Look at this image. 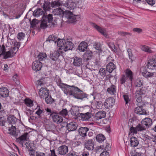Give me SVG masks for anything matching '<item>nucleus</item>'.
Masks as SVG:
<instances>
[{"label":"nucleus","mask_w":156,"mask_h":156,"mask_svg":"<svg viewBox=\"0 0 156 156\" xmlns=\"http://www.w3.org/2000/svg\"><path fill=\"white\" fill-rule=\"evenodd\" d=\"M64 93L67 95L72 96L76 98L81 100L87 98L88 96V95L78 87L74 86L69 85Z\"/></svg>","instance_id":"1"},{"label":"nucleus","mask_w":156,"mask_h":156,"mask_svg":"<svg viewBox=\"0 0 156 156\" xmlns=\"http://www.w3.org/2000/svg\"><path fill=\"white\" fill-rule=\"evenodd\" d=\"M57 44L61 51L63 50L65 51L72 50L74 46L73 44L68 39H58Z\"/></svg>","instance_id":"2"},{"label":"nucleus","mask_w":156,"mask_h":156,"mask_svg":"<svg viewBox=\"0 0 156 156\" xmlns=\"http://www.w3.org/2000/svg\"><path fill=\"white\" fill-rule=\"evenodd\" d=\"M135 94L136 104L138 106H142L144 104V103L142 99V92L140 90H138L136 92Z\"/></svg>","instance_id":"3"},{"label":"nucleus","mask_w":156,"mask_h":156,"mask_svg":"<svg viewBox=\"0 0 156 156\" xmlns=\"http://www.w3.org/2000/svg\"><path fill=\"white\" fill-rule=\"evenodd\" d=\"M55 80L56 82L57 85L61 88L62 90L65 93L69 85L65 83H61V79L58 76H56L55 78Z\"/></svg>","instance_id":"4"},{"label":"nucleus","mask_w":156,"mask_h":156,"mask_svg":"<svg viewBox=\"0 0 156 156\" xmlns=\"http://www.w3.org/2000/svg\"><path fill=\"white\" fill-rule=\"evenodd\" d=\"M63 16H64L67 19H69V21L71 23H73L76 21V16L73 15L69 11H66L65 12H64Z\"/></svg>","instance_id":"5"},{"label":"nucleus","mask_w":156,"mask_h":156,"mask_svg":"<svg viewBox=\"0 0 156 156\" xmlns=\"http://www.w3.org/2000/svg\"><path fill=\"white\" fill-rule=\"evenodd\" d=\"M42 18L46 21H47L48 23H49V27H54L55 24L52 22L53 18L52 14H49L48 15H46L44 13L43 15Z\"/></svg>","instance_id":"6"},{"label":"nucleus","mask_w":156,"mask_h":156,"mask_svg":"<svg viewBox=\"0 0 156 156\" xmlns=\"http://www.w3.org/2000/svg\"><path fill=\"white\" fill-rule=\"evenodd\" d=\"M29 134L27 133H25L20 137L16 139L18 142L21 144L23 147L24 146L23 143L28 141L29 139Z\"/></svg>","instance_id":"7"},{"label":"nucleus","mask_w":156,"mask_h":156,"mask_svg":"<svg viewBox=\"0 0 156 156\" xmlns=\"http://www.w3.org/2000/svg\"><path fill=\"white\" fill-rule=\"evenodd\" d=\"M50 116L51 117L53 121L57 124L61 123L63 120L62 117L56 113L52 112L50 114Z\"/></svg>","instance_id":"8"},{"label":"nucleus","mask_w":156,"mask_h":156,"mask_svg":"<svg viewBox=\"0 0 156 156\" xmlns=\"http://www.w3.org/2000/svg\"><path fill=\"white\" fill-rule=\"evenodd\" d=\"M62 52V51L59 49L56 51H55L51 53L50 55V58L52 60L56 61L58 60L59 57Z\"/></svg>","instance_id":"9"},{"label":"nucleus","mask_w":156,"mask_h":156,"mask_svg":"<svg viewBox=\"0 0 156 156\" xmlns=\"http://www.w3.org/2000/svg\"><path fill=\"white\" fill-rule=\"evenodd\" d=\"M115 102V99L112 98H109L106 99L104 105L105 108L107 109H109L112 108L114 105Z\"/></svg>","instance_id":"10"},{"label":"nucleus","mask_w":156,"mask_h":156,"mask_svg":"<svg viewBox=\"0 0 156 156\" xmlns=\"http://www.w3.org/2000/svg\"><path fill=\"white\" fill-rule=\"evenodd\" d=\"M94 141L92 139L88 140L85 141L84 148L88 151H92L94 148Z\"/></svg>","instance_id":"11"},{"label":"nucleus","mask_w":156,"mask_h":156,"mask_svg":"<svg viewBox=\"0 0 156 156\" xmlns=\"http://www.w3.org/2000/svg\"><path fill=\"white\" fill-rule=\"evenodd\" d=\"M79 116L81 118V119L83 121H89V119L92 117V115L91 112H87L86 113H79L78 114Z\"/></svg>","instance_id":"12"},{"label":"nucleus","mask_w":156,"mask_h":156,"mask_svg":"<svg viewBox=\"0 0 156 156\" xmlns=\"http://www.w3.org/2000/svg\"><path fill=\"white\" fill-rule=\"evenodd\" d=\"M4 129H7V133L11 135H15L16 133V128L13 125L10 126L9 124H7L5 126Z\"/></svg>","instance_id":"13"},{"label":"nucleus","mask_w":156,"mask_h":156,"mask_svg":"<svg viewBox=\"0 0 156 156\" xmlns=\"http://www.w3.org/2000/svg\"><path fill=\"white\" fill-rule=\"evenodd\" d=\"M39 94L41 98L44 99L49 95V91L46 88H41L39 91Z\"/></svg>","instance_id":"14"},{"label":"nucleus","mask_w":156,"mask_h":156,"mask_svg":"<svg viewBox=\"0 0 156 156\" xmlns=\"http://www.w3.org/2000/svg\"><path fill=\"white\" fill-rule=\"evenodd\" d=\"M92 26L95 29H96L102 35L105 37H107V33L106 30L105 29L101 28L98 26L96 24L94 23H93L92 24Z\"/></svg>","instance_id":"15"},{"label":"nucleus","mask_w":156,"mask_h":156,"mask_svg":"<svg viewBox=\"0 0 156 156\" xmlns=\"http://www.w3.org/2000/svg\"><path fill=\"white\" fill-rule=\"evenodd\" d=\"M74 0H68L66 2L65 6L69 9H73L77 5Z\"/></svg>","instance_id":"16"},{"label":"nucleus","mask_w":156,"mask_h":156,"mask_svg":"<svg viewBox=\"0 0 156 156\" xmlns=\"http://www.w3.org/2000/svg\"><path fill=\"white\" fill-rule=\"evenodd\" d=\"M58 153L60 155H65L68 151V147L66 145H62L57 150Z\"/></svg>","instance_id":"17"},{"label":"nucleus","mask_w":156,"mask_h":156,"mask_svg":"<svg viewBox=\"0 0 156 156\" xmlns=\"http://www.w3.org/2000/svg\"><path fill=\"white\" fill-rule=\"evenodd\" d=\"M42 64L40 62L35 61L32 64V68L33 70L37 71L41 70Z\"/></svg>","instance_id":"18"},{"label":"nucleus","mask_w":156,"mask_h":156,"mask_svg":"<svg viewBox=\"0 0 156 156\" xmlns=\"http://www.w3.org/2000/svg\"><path fill=\"white\" fill-rule=\"evenodd\" d=\"M147 66L149 69H156V62L153 59H150L148 62Z\"/></svg>","instance_id":"19"},{"label":"nucleus","mask_w":156,"mask_h":156,"mask_svg":"<svg viewBox=\"0 0 156 156\" xmlns=\"http://www.w3.org/2000/svg\"><path fill=\"white\" fill-rule=\"evenodd\" d=\"M5 114V113L3 110L0 111V125L3 126L4 129L6 125L8 124L7 122H5V119L3 116Z\"/></svg>","instance_id":"20"},{"label":"nucleus","mask_w":156,"mask_h":156,"mask_svg":"<svg viewBox=\"0 0 156 156\" xmlns=\"http://www.w3.org/2000/svg\"><path fill=\"white\" fill-rule=\"evenodd\" d=\"M77 126V125L76 122H72L67 124V128L69 131H73L76 130Z\"/></svg>","instance_id":"21"},{"label":"nucleus","mask_w":156,"mask_h":156,"mask_svg":"<svg viewBox=\"0 0 156 156\" xmlns=\"http://www.w3.org/2000/svg\"><path fill=\"white\" fill-rule=\"evenodd\" d=\"M89 130L88 127H81L79 129V133L82 137H85L87 136V133Z\"/></svg>","instance_id":"22"},{"label":"nucleus","mask_w":156,"mask_h":156,"mask_svg":"<svg viewBox=\"0 0 156 156\" xmlns=\"http://www.w3.org/2000/svg\"><path fill=\"white\" fill-rule=\"evenodd\" d=\"M142 106H138L135 108L134 112L135 113L140 115H145L147 114L146 111L143 109L142 108Z\"/></svg>","instance_id":"23"},{"label":"nucleus","mask_w":156,"mask_h":156,"mask_svg":"<svg viewBox=\"0 0 156 156\" xmlns=\"http://www.w3.org/2000/svg\"><path fill=\"white\" fill-rule=\"evenodd\" d=\"M9 91L5 87L0 88V95L3 97H6L9 96Z\"/></svg>","instance_id":"24"},{"label":"nucleus","mask_w":156,"mask_h":156,"mask_svg":"<svg viewBox=\"0 0 156 156\" xmlns=\"http://www.w3.org/2000/svg\"><path fill=\"white\" fill-rule=\"evenodd\" d=\"M142 124L145 127L150 126L152 124V120L148 118H146L143 119L141 122Z\"/></svg>","instance_id":"25"},{"label":"nucleus","mask_w":156,"mask_h":156,"mask_svg":"<svg viewBox=\"0 0 156 156\" xmlns=\"http://www.w3.org/2000/svg\"><path fill=\"white\" fill-rule=\"evenodd\" d=\"M139 141L138 139L134 136L130 138V145L132 147H136L139 144Z\"/></svg>","instance_id":"26"},{"label":"nucleus","mask_w":156,"mask_h":156,"mask_svg":"<svg viewBox=\"0 0 156 156\" xmlns=\"http://www.w3.org/2000/svg\"><path fill=\"white\" fill-rule=\"evenodd\" d=\"M7 122L9 124L12 125L15 124L17 121V119L14 115H9L7 118Z\"/></svg>","instance_id":"27"},{"label":"nucleus","mask_w":156,"mask_h":156,"mask_svg":"<svg viewBox=\"0 0 156 156\" xmlns=\"http://www.w3.org/2000/svg\"><path fill=\"white\" fill-rule=\"evenodd\" d=\"M87 47V43L84 41L82 42L79 45L78 49L81 52H84Z\"/></svg>","instance_id":"28"},{"label":"nucleus","mask_w":156,"mask_h":156,"mask_svg":"<svg viewBox=\"0 0 156 156\" xmlns=\"http://www.w3.org/2000/svg\"><path fill=\"white\" fill-rule=\"evenodd\" d=\"M62 2L60 0H55L51 2V6L53 8H57L62 5Z\"/></svg>","instance_id":"29"},{"label":"nucleus","mask_w":156,"mask_h":156,"mask_svg":"<svg viewBox=\"0 0 156 156\" xmlns=\"http://www.w3.org/2000/svg\"><path fill=\"white\" fill-rule=\"evenodd\" d=\"M115 69L116 66L113 62H109L106 66V70L109 73H111Z\"/></svg>","instance_id":"30"},{"label":"nucleus","mask_w":156,"mask_h":156,"mask_svg":"<svg viewBox=\"0 0 156 156\" xmlns=\"http://www.w3.org/2000/svg\"><path fill=\"white\" fill-rule=\"evenodd\" d=\"M44 12L43 11L42 9L37 8L33 12L34 16L35 17H38L40 15H44Z\"/></svg>","instance_id":"31"},{"label":"nucleus","mask_w":156,"mask_h":156,"mask_svg":"<svg viewBox=\"0 0 156 156\" xmlns=\"http://www.w3.org/2000/svg\"><path fill=\"white\" fill-rule=\"evenodd\" d=\"M73 64L74 66H77L81 65L83 64L82 58L77 57H74Z\"/></svg>","instance_id":"32"},{"label":"nucleus","mask_w":156,"mask_h":156,"mask_svg":"<svg viewBox=\"0 0 156 156\" xmlns=\"http://www.w3.org/2000/svg\"><path fill=\"white\" fill-rule=\"evenodd\" d=\"M116 87L115 85H112L108 88V92L111 95H115L116 93Z\"/></svg>","instance_id":"33"},{"label":"nucleus","mask_w":156,"mask_h":156,"mask_svg":"<svg viewBox=\"0 0 156 156\" xmlns=\"http://www.w3.org/2000/svg\"><path fill=\"white\" fill-rule=\"evenodd\" d=\"M105 112L104 111H99L95 114V117L97 120L104 118L105 116Z\"/></svg>","instance_id":"34"},{"label":"nucleus","mask_w":156,"mask_h":156,"mask_svg":"<svg viewBox=\"0 0 156 156\" xmlns=\"http://www.w3.org/2000/svg\"><path fill=\"white\" fill-rule=\"evenodd\" d=\"M4 53H2V55L4 56L5 58H7L13 56V51L12 50H9L8 51H6V49L5 48L4 49Z\"/></svg>","instance_id":"35"},{"label":"nucleus","mask_w":156,"mask_h":156,"mask_svg":"<svg viewBox=\"0 0 156 156\" xmlns=\"http://www.w3.org/2000/svg\"><path fill=\"white\" fill-rule=\"evenodd\" d=\"M141 72L142 75L146 78L153 77L154 76V73H150L146 70L142 71V69L141 70Z\"/></svg>","instance_id":"36"},{"label":"nucleus","mask_w":156,"mask_h":156,"mask_svg":"<svg viewBox=\"0 0 156 156\" xmlns=\"http://www.w3.org/2000/svg\"><path fill=\"white\" fill-rule=\"evenodd\" d=\"M126 75L130 81H132L133 79V73L129 69H127L126 70Z\"/></svg>","instance_id":"37"},{"label":"nucleus","mask_w":156,"mask_h":156,"mask_svg":"<svg viewBox=\"0 0 156 156\" xmlns=\"http://www.w3.org/2000/svg\"><path fill=\"white\" fill-rule=\"evenodd\" d=\"M64 12L61 8H58L54 9L53 11V13L55 15H60L63 16Z\"/></svg>","instance_id":"38"},{"label":"nucleus","mask_w":156,"mask_h":156,"mask_svg":"<svg viewBox=\"0 0 156 156\" xmlns=\"http://www.w3.org/2000/svg\"><path fill=\"white\" fill-rule=\"evenodd\" d=\"M141 48L143 51L148 53H153L151 48L148 46L145 45H141Z\"/></svg>","instance_id":"39"},{"label":"nucleus","mask_w":156,"mask_h":156,"mask_svg":"<svg viewBox=\"0 0 156 156\" xmlns=\"http://www.w3.org/2000/svg\"><path fill=\"white\" fill-rule=\"evenodd\" d=\"M96 139L99 143H102L106 139V138L102 134H99L96 136Z\"/></svg>","instance_id":"40"},{"label":"nucleus","mask_w":156,"mask_h":156,"mask_svg":"<svg viewBox=\"0 0 156 156\" xmlns=\"http://www.w3.org/2000/svg\"><path fill=\"white\" fill-rule=\"evenodd\" d=\"M83 55L86 59V61H88L91 58L92 56V52L90 51H87L85 52Z\"/></svg>","instance_id":"41"},{"label":"nucleus","mask_w":156,"mask_h":156,"mask_svg":"<svg viewBox=\"0 0 156 156\" xmlns=\"http://www.w3.org/2000/svg\"><path fill=\"white\" fill-rule=\"evenodd\" d=\"M46 103L47 104H51L55 101V100L52 98L51 96L48 95L45 98Z\"/></svg>","instance_id":"42"},{"label":"nucleus","mask_w":156,"mask_h":156,"mask_svg":"<svg viewBox=\"0 0 156 156\" xmlns=\"http://www.w3.org/2000/svg\"><path fill=\"white\" fill-rule=\"evenodd\" d=\"M48 26L49 27V23H48L47 21H46L44 20L42 18L40 25L41 27L43 29H44L46 28Z\"/></svg>","instance_id":"43"},{"label":"nucleus","mask_w":156,"mask_h":156,"mask_svg":"<svg viewBox=\"0 0 156 156\" xmlns=\"http://www.w3.org/2000/svg\"><path fill=\"white\" fill-rule=\"evenodd\" d=\"M47 55L45 53L43 52L40 53L37 56L38 59L40 61H42L46 59Z\"/></svg>","instance_id":"44"},{"label":"nucleus","mask_w":156,"mask_h":156,"mask_svg":"<svg viewBox=\"0 0 156 156\" xmlns=\"http://www.w3.org/2000/svg\"><path fill=\"white\" fill-rule=\"evenodd\" d=\"M24 103L28 107H30L33 105V101L29 98H26L24 100Z\"/></svg>","instance_id":"45"},{"label":"nucleus","mask_w":156,"mask_h":156,"mask_svg":"<svg viewBox=\"0 0 156 156\" xmlns=\"http://www.w3.org/2000/svg\"><path fill=\"white\" fill-rule=\"evenodd\" d=\"M123 98L126 102V105H128V104H129L130 102V99L129 96L127 94H124L123 95Z\"/></svg>","instance_id":"46"},{"label":"nucleus","mask_w":156,"mask_h":156,"mask_svg":"<svg viewBox=\"0 0 156 156\" xmlns=\"http://www.w3.org/2000/svg\"><path fill=\"white\" fill-rule=\"evenodd\" d=\"M136 130L138 131H143L146 129L145 127L143 125L141 124H139L136 126Z\"/></svg>","instance_id":"47"},{"label":"nucleus","mask_w":156,"mask_h":156,"mask_svg":"<svg viewBox=\"0 0 156 156\" xmlns=\"http://www.w3.org/2000/svg\"><path fill=\"white\" fill-rule=\"evenodd\" d=\"M12 80L17 85H19L20 84L19 77L16 74L13 76L12 77Z\"/></svg>","instance_id":"48"},{"label":"nucleus","mask_w":156,"mask_h":156,"mask_svg":"<svg viewBox=\"0 0 156 156\" xmlns=\"http://www.w3.org/2000/svg\"><path fill=\"white\" fill-rule=\"evenodd\" d=\"M56 37L53 35H50L47 39L46 40V41H48L49 42L51 41H54Z\"/></svg>","instance_id":"49"},{"label":"nucleus","mask_w":156,"mask_h":156,"mask_svg":"<svg viewBox=\"0 0 156 156\" xmlns=\"http://www.w3.org/2000/svg\"><path fill=\"white\" fill-rule=\"evenodd\" d=\"M59 114L63 117L67 116L68 115V112L66 109H63L59 113Z\"/></svg>","instance_id":"50"},{"label":"nucleus","mask_w":156,"mask_h":156,"mask_svg":"<svg viewBox=\"0 0 156 156\" xmlns=\"http://www.w3.org/2000/svg\"><path fill=\"white\" fill-rule=\"evenodd\" d=\"M43 113V111L41 110L40 108L37 109V111L35 112V114L37 115L39 118L41 117V115Z\"/></svg>","instance_id":"51"},{"label":"nucleus","mask_w":156,"mask_h":156,"mask_svg":"<svg viewBox=\"0 0 156 156\" xmlns=\"http://www.w3.org/2000/svg\"><path fill=\"white\" fill-rule=\"evenodd\" d=\"M99 72L101 76H105L106 73V71L105 68H101L100 69Z\"/></svg>","instance_id":"52"},{"label":"nucleus","mask_w":156,"mask_h":156,"mask_svg":"<svg viewBox=\"0 0 156 156\" xmlns=\"http://www.w3.org/2000/svg\"><path fill=\"white\" fill-rule=\"evenodd\" d=\"M85 0H74V1L78 5L81 6L82 5Z\"/></svg>","instance_id":"53"},{"label":"nucleus","mask_w":156,"mask_h":156,"mask_svg":"<svg viewBox=\"0 0 156 156\" xmlns=\"http://www.w3.org/2000/svg\"><path fill=\"white\" fill-rule=\"evenodd\" d=\"M94 48L96 50L101 51V45L100 43H96L95 44Z\"/></svg>","instance_id":"54"},{"label":"nucleus","mask_w":156,"mask_h":156,"mask_svg":"<svg viewBox=\"0 0 156 156\" xmlns=\"http://www.w3.org/2000/svg\"><path fill=\"white\" fill-rule=\"evenodd\" d=\"M138 131L136 130V127L135 128L133 127H131L130 128V133H133V134L135 133L136 134Z\"/></svg>","instance_id":"55"},{"label":"nucleus","mask_w":156,"mask_h":156,"mask_svg":"<svg viewBox=\"0 0 156 156\" xmlns=\"http://www.w3.org/2000/svg\"><path fill=\"white\" fill-rule=\"evenodd\" d=\"M127 52L128 54L129 58L130 59L131 62H132V57L133 55L132 54L131 50L129 48L127 50Z\"/></svg>","instance_id":"56"},{"label":"nucleus","mask_w":156,"mask_h":156,"mask_svg":"<svg viewBox=\"0 0 156 156\" xmlns=\"http://www.w3.org/2000/svg\"><path fill=\"white\" fill-rule=\"evenodd\" d=\"M24 37L25 34L23 32L20 33L17 35V38L20 40L23 39Z\"/></svg>","instance_id":"57"},{"label":"nucleus","mask_w":156,"mask_h":156,"mask_svg":"<svg viewBox=\"0 0 156 156\" xmlns=\"http://www.w3.org/2000/svg\"><path fill=\"white\" fill-rule=\"evenodd\" d=\"M131 156H141V153H137L135 152H132L130 153Z\"/></svg>","instance_id":"58"},{"label":"nucleus","mask_w":156,"mask_h":156,"mask_svg":"<svg viewBox=\"0 0 156 156\" xmlns=\"http://www.w3.org/2000/svg\"><path fill=\"white\" fill-rule=\"evenodd\" d=\"M38 20H37L34 19L30 23L31 26L33 27H34L38 23Z\"/></svg>","instance_id":"59"},{"label":"nucleus","mask_w":156,"mask_h":156,"mask_svg":"<svg viewBox=\"0 0 156 156\" xmlns=\"http://www.w3.org/2000/svg\"><path fill=\"white\" fill-rule=\"evenodd\" d=\"M89 153L87 151H86L85 150H83L81 154V156H89Z\"/></svg>","instance_id":"60"},{"label":"nucleus","mask_w":156,"mask_h":156,"mask_svg":"<svg viewBox=\"0 0 156 156\" xmlns=\"http://www.w3.org/2000/svg\"><path fill=\"white\" fill-rule=\"evenodd\" d=\"M126 77L125 75H123L120 79L121 83L124 84L126 80Z\"/></svg>","instance_id":"61"},{"label":"nucleus","mask_w":156,"mask_h":156,"mask_svg":"<svg viewBox=\"0 0 156 156\" xmlns=\"http://www.w3.org/2000/svg\"><path fill=\"white\" fill-rule=\"evenodd\" d=\"M146 1L149 5H153L155 3L154 0H146Z\"/></svg>","instance_id":"62"},{"label":"nucleus","mask_w":156,"mask_h":156,"mask_svg":"<svg viewBox=\"0 0 156 156\" xmlns=\"http://www.w3.org/2000/svg\"><path fill=\"white\" fill-rule=\"evenodd\" d=\"M29 153L30 156H35V151L33 148L30 149V150H29Z\"/></svg>","instance_id":"63"},{"label":"nucleus","mask_w":156,"mask_h":156,"mask_svg":"<svg viewBox=\"0 0 156 156\" xmlns=\"http://www.w3.org/2000/svg\"><path fill=\"white\" fill-rule=\"evenodd\" d=\"M142 85V83L141 80H137L136 82V87H140Z\"/></svg>","instance_id":"64"}]
</instances>
